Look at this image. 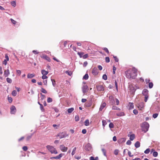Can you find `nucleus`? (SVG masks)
<instances>
[{"mask_svg": "<svg viewBox=\"0 0 160 160\" xmlns=\"http://www.w3.org/2000/svg\"><path fill=\"white\" fill-rule=\"evenodd\" d=\"M109 100L110 101V102L112 104L115 103L114 98L112 96H110L109 97Z\"/></svg>", "mask_w": 160, "mask_h": 160, "instance_id": "obj_14", "label": "nucleus"}, {"mask_svg": "<svg viewBox=\"0 0 160 160\" xmlns=\"http://www.w3.org/2000/svg\"><path fill=\"white\" fill-rule=\"evenodd\" d=\"M35 75L33 73L28 74L27 75L28 78H31L35 77Z\"/></svg>", "mask_w": 160, "mask_h": 160, "instance_id": "obj_22", "label": "nucleus"}, {"mask_svg": "<svg viewBox=\"0 0 160 160\" xmlns=\"http://www.w3.org/2000/svg\"><path fill=\"white\" fill-rule=\"evenodd\" d=\"M42 58L44 59H45L48 61L50 62L51 61V59L48 56L46 55H43L42 56Z\"/></svg>", "mask_w": 160, "mask_h": 160, "instance_id": "obj_16", "label": "nucleus"}, {"mask_svg": "<svg viewBox=\"0 0 160 160\" xmlns=\"http://www.w3.org/2000/svg\"><path fill=\"white\" fill-rule=\"evenodd\" d=\"M74 109L73 108H71L68 109L67 111L68 113H72L74 110Z\"/></svg>", "mask_w": 160, "mask_h": 160, "instance_id": "obj_27", "label": "nucleus"}, {"mask_svg": "<svg viewBox=\"0 0 160 160\" xmlns=\"http://www.w3.org/2000/svg\"><path fill=\"white\" fill-rule=\"evenodd\" d=\"M105 61L107 62H110L109 58L108 57H106Z\"/></svg>", "mask_w": 160, "mask_h": 160, "instance_id": "obj_50", "label": "nucleus"}, {"mask_svg": "<svg viewBox=\"0 0 160 160\" xmlns=\"http://www.w3.org/2000/svg\"><path fill=\"white\" fill-rule=\"evenodd\" d=\"M41 91L44 93H47V91L45 89L43 88H42L41 89Z\"/></svg>", "mask_w": 160, "mask_h": 160, "instance_id": "obj_34", "label": "nucleus"}, {"mask_svg": "<svg viewBox=\"0 0 160 160\" xmlns=\"http://www.w3.org/2000/svg\"><path fill=\"white\" fill-rule=\"evenodd\" d=\"M46 147L51 153L56 154L58 153L56 149L53 146L50 145H47Z\"/></svg>", "mask_w": 160, "mask_h": 160, "instance_id": "obj_2", "label": "nucleus"}, {"mask_svg": "<svg viewBox=\"0 0 160 160\" xmlns=\"http://www.w3.org/2000/svg\"><path fill=\"white\" fill-rule=\"evenodd\" d=\"M42 78L43 79H44L47 78L48 77L46 76V75H43L42 77Z\"/></svg>", "mask_w": 160, "mask_h": 160, "instance_id": "obj_57", "label": "nucleus"}, {"mask_svg": "<svg viewBox=\"0 0 160 160\" xmlns=\"http://www.w3.org/2000/svg\"><path fill=\"white\" fill-rule=\"evenodd\" d=\"M115 100H116V104L117 105H118L119 104V100L117 98H115Z\"/></svg>", "mask_w": 160, "mask_h": 160, "instance_id": "obj_55", "label": "nucleus"}, {"mask_svg": "<svg viewBox=\"0 0 160 160\" xmlns=\"http://www.w3.org/2000/svg\"><path fill=\"white\" fill-rule=\"evenodd\" d=\"M126 139L125 138H122L119 139L118 142L119 144L125 142L126 141Z\"/></svg>", "mask_w": 160, "mask_h": 160, "instance_id": "obj_15", "label": "nucleus"}, {"mask_svg": "<svg viewBox=\"0 0 160 160\" xmlns=\"http://www.w3.org/2000/svg\"><path fill=\"white\" fill-rule=\"evenodd\" d=\"M128 136L129 137V139L131 141L133 140L135 138V136L134 134H132L130 135H128Z\"/></svg>", "mask_w": 160, "mask_h": 160, "instance_id": "obj_18", "label": "nucleus"}, {"mask_svg": "<svg viewBox=\"0 0 160 160\" xmlns=\"http://www.w3.org/2000/svg\"><path fill=\"white\" fill-rule=\"evenodd\" d=\"M102 78L104 80L107 79V76L105 74H104L102 76Z\"/></svg>", "mask_w": 160, "mask_h": 160, "instance_id": "obj_44", "label": "nucleus"}, {"mask_svg": "<svg viewBox=\"0 0 160 160\" xmlns=\"http://www.w3.org/2000/svg\"><path fill=\"white\" fill-rule=\"evenodd\" d=\"M140 142L138 141H137L135 144V146L136 148H138L140 146Z\"/></svg>", "mask_w": 160, "mask_h": 160, "instance_id": "obj_23", "label": "nucleus"}, {"mask_svg": "<svg viewBox=\"0 0 160 160\" xmlns=\"http://www.w3.org/2000/svg\"><path fill=\"white\" fill-rule=\"evenodd\" d=\"M92 148V147L90 143H88L85 146V149L87 151H89Z\"/></svg>", "mask_w": 160, "mask_h": 160, "instance_id": "obj_9", "label": "nucleus"}, {"mask_svg": "<svg viewBox=\"0 0 160 160\" xmlns=\"http://www.w3.org/2000/svg\"><path fill=\"white\" fill-rule=\"evenodd\" d=\"M101 150L102 152H103V155L105 156V157H107V155H106V150L104 149V148H102V149H101Z\"/></svg>", "mask_w": 160, "mask_h": 160, "instance_id": "obj_26", "label": "nucleus"}, {"mask_svg": "<svg viewBox=\"0 0 160 160\" xmlns=\"http://www.w3.org/2000/svg\"><path fill=\"white\" fill-rule=\"evenodd\" d=\"M106 105V104L105 102L102 103L99 108V110L101 111H102L103 108L105 107Z\"/></svg>", "mask_w": 160, "mask_h": 160, "instance_id": "obj_19", "label": "nucleus"}, {"mask_svg": "<svg viewBox=\"0 0 160 160\" xmlns=\"http://www.w3.org/2000/svg\"><path fill=\"white\" fill-rule=\"evenodd\" d=\"M40 108L42 112H44V109L43 107L42 104H40Z\"/></svg>", "mask_w": 160, "mask_h": 160, "instance_id": "obj_45", "label": "nucleus"}, {"mask_svg": "<svg viewBox=\"0 0 160 160\" xmlns=\"http://www.w3.org/2000/svg\"><path fill=\"white\" fill-rule=\"evenodd\" d=\"M75 120L76 122L78 121L79 120V118L78 115L75 116Z\"/></svg>", "mask_w": 160, "mask_h": 160, "instance_id": "obj_37", "label": "nucleus"}, {"mask_svg": "<svg viewBox=\"0 0 160 160\" xmlns=\"http://www.w3.org/2000/svg\"><path fill=\"white\" fill-rule=\"evenodd\" d=\"M6 80H7V81L8 82V83H11L12 82V79L9 78H6Z\"/></svg>", "mask_w": 160, "mask_h": 160, "instance_id": "obj_35", "label": "nucleus"}, {"mask_svg": "<svg viewBox=\"0 0 160 160\" xmlns=\"http://www.w3.org/2000/svg\"><path fill=\"white\" fill-rule=\"evenodd\" d=\"M66 133L62 132L58 134L57 136L59 137L61 139L65 138L66 136Z\"/></svg>", "mask_w": 160, "mask_h": 160, "instance_id": "obj_8", "label": "nucleus"}, {"mask_svg": "<svg viewBox=\"0 0 160 160\" xmlns=\"http://www.w3.org/2000/svg\"><path fill=\"white\" fill-rule=\"evenodd\" d=\"M42 74L43 75H46L48 74V71H45V70H42L41 71Z\"/></svg>", "mask_w": 160, "mask_h": 160, "instance_id": "obj_24", "label": "nucleus"}, {"mask_svg": "<svg viewBox=\"0 0 160 160\" xmlns=\"http://www.w3.org/2000/svg\"><path fill=\"white\" fill-rule=\"evenodd\" d=\"M115 87H116V89H117V90L118 91V83H117V82L116 81H115Z\"/></svg>", "mask_w": 160, "mask_h": 160, "instance_id": "obj_56", "label": "nucleus"}, {"mask_svg": "<svg viewBox=\"0 0 160 160\" xmlns=\"http://www.w3.org/2000/svg\"><path fill=\"white\" fill-rule=\"evenodd\" d=\"M22 149L24 151H26L28 150V148L26 146H24L22 147Z\"/></svg>", "mask_w": 160, "mask_h": 160, "instance_id": "obj_54", "label": "nucleus"}, {"mask_svg": "<svg viewBox=\"0 0 160 160\" xmlns=\"http://www.w3.org/2000/svg\"><path fill=\"white\" fill-rule=\"evenodd\" d=\"M51 80L52 82V85L53 86L55 87L56 86L55 81V80L52 78H51Z\"/></svg>", "mask_w": 160, "mask_h": 160, "instance_id": "obj_32", "label": "nucleus"}, {"mask_svg": "<svg viewBox=\"0 0 160 160\" xmlns=\"http://www.w3.org/2000/svg\"><path fill=\"white\" fill-rule=\"evenodd\" d=\"M52 99L50 98H48L47 99V102L48 103L51 102H52Z\"/></svg>", "mask_w": 160, "mask_h": 160, "instance_id": "obj_42", "label": "nucleus"}, {"mask_svg": "<svg viewBox=\"0 0 160 160\" xmlns=\"http://www.w3.org/2000/svg\"><path fill=\"white\" fill-rule=\"evenodd\" d=\"M88 57V54H86L83 55L82 58L83 59H85L87 58Z\"/></svg>", "mask_w": 160, "mask_h": 160, "instance_id": "obj_59", "label": "nucleus"}, {"mask_svg": "<svg viewBox=\"0 0 160 160\" xmlns=\"http://www.w3.org/2000/svg\"><path fill=\"white\" fill-rule=\"evenodd\" d=\"M65 73L67 74L68 75L71 76L72 74V72L71 71H67L65 72Z\"/></svg>", "mask_w": 160, "mask_h": 160, "instance_id": "obj_29", "label": "nucleus"}, {"mask_svg": "<svg viewBox=\"0 0 160 160\" xmlns=\"http://www.w3.org/2000/svg\"><path fill=\"white\" fill-rule=\"evenodd\" d=\"M90 160H99L98 159V157H96L95 158L94 157L92 156L90 158Z\"/></svg>", "mask_w": 160, "mask_h": 160, "instance_id": "obj_28", "label": "nucleus"}, {"mask_svg": "<svg viewBox=\"0 0 160 160\" xmlns=\"http://www.w3.org/2000/svg\"><path fill=\"white\" fill-rule=\"evenodd\" d=\"M62 156V153H61L59 154L56 157H51L50 158V159H59Z\"/></svg>", "mask_w": 160, "mask_h": 160, "instance_id": "obj_13", "label": "nucleus"}, {"mask_svg": "<svg viewBox=\"0 0 160 160\" xmlns=\"http://www.w3.org/2000/svg\"><path fill=\"white\" fill-rule=\"evenodd\" d=\"M8 100L10 103H11L12 102V99L11 97H8Z\"/></svg>", "mask_w": 160, "mask_h": 160, "instance_id": "obj_46", "label": "nucleus"}, {"mask_svg": "<svg viewBox=\"0 0 160 160\" xmlns=\"http://www.w3.org/2000/svg\"><path fill=\"white\" fill-rule=\"evenodd\" d=\"M17 74L18 76H20L21 74V72L20 70H17Z\"/></svg>", "mask_w": 160, "mask_h": 160, "instance_id": "obj_48", "label": "nucleus"}, {"mask_svg": "<svg viewBox=\"0 0 160 160\" xmlns=\"http://www.w3.org/2000/svg\"><path fill=\"white\" fill-rule=\"evenodd\" d=\"M119 152V151L118 149H115L114 152V153L115 155H117Z\"/></svg>", "mask_w": 160, "mask_h": 160, "instance_id": "obj_39", "label": "nucleus"}, {"mask_svg": "<svg viewBox=\"0 0 160 160\" xmlns=\"http://www.w3.org/2000/svg\"><path fill=\"white\" fill-rule=\"evenodd\" d=\"M84 125L86 126H88L89 125V120L88 119H87L85 120L84 122Z\"/></svg>", "mask_w": 160, "mask_h": 160, "instance_id": "obj_30", "label": "nucleus"}, {"mask_svg": "<svg viewBox=\"0 0 160 160\" xmlns=\"http://www.w3.org/2000/svg\"><path fill=\"white\" fill-rule=\"evenodd\" d=\"M103 50L107 53H109V52L108 49L106 48H103Z\"/></svg>", "mask_w": 160, "mask_h": 160, "instance_id": "obj_62", "label": "nucleus"}, {"mask_svg": "<svg viewBox=\"0 0 160 160\" xmlns=\"http://www.w3.org/2000/svg\"><path fill=\"white\" fill-rule=\"evenodd\" d=\"M83 52H78V54L79 55L80 58H82V55L83 54Z\"/></svg>", "mask_w": 160, "mask_h": 160, "instance_id": "obj_43", "label": "nucleus"}, {"mask_svg": "<svg viewBox=\"0 0 160 160\" xmlns=\"http://www.w3.org/2000/svg\"><path fill=\"white\" fill-rule=\"evenodd\" d=\"M9 74L10 72L8 69L5 70L4 72V75L5 77H8Z\"/></svg>", "mask_w": 160, "mask_h": 160, "instance_id": "obj_20", "label": "nucleus"}, {"mask_svg": "<svg viewBox=\"0 0 160 160\" xmlns=\"http://www.w3.org/2000/svg\"><path fill=\"white\" fill-rule=\"evenodd\" d=\"M128 156L130 157H132L133 156V155H132L131 154V152L128 150Z\"/></svg>", "mask_w": 160, "mask_h": 160, "instance_id": "obj_52", "label": "nucleus"}, {"mask_svg": "<svg viewBox=\"0 0 160 160\" xmlns=\"http://www.w3.org/2000/svg\"><path fill=\"white\" fill-rule=\"evenodd\" d=\"M87 132V131L85 129H83L82 130V133L83 134H85Z\"/></svg>", "mask_w": 160, "mask_h": 160, "instance_id": "obj_64", "label": "nucleus"}, {"mask_svg": "<svg viewBox=\"0 0 160 160\" xmlns=\"http://www.w3.org/2000/svg\"><path fill=\"white\" fill-rule=\"evenodd\" d=\"M60 149L62 152H65L67 151L68 149V148L65 147L63 145H61L60 146Z\"/></svg>", "mask_w": 160, "mask_h": 160, "instance_id": "obj_7", "label": "nucleus"}, {"mask_svg": "<svg viewBox=\"0 0 160 160\" xmlns=\"http://www.w3.org/2000/svg\"><path fill=\"white\" fill-rule=\"evenodd\" d=\"M112 109L113 110H120V108H118L116 106H113L112 107Z\"/></svg>", "mask_w": 160, "mask_h": 160, "instance_id": "obj_31", "label": "nucleus"}, {"mask_svg": "<svg viewBox=\"0 0 160 160\" xmlns=\"http://www.w3.org/2000/svg\"><path fill=\"white\" fill-rule=\"evenodd\" d=\"M113 58H114V60L116 62H118V59L117 58L116 56H113Z\"/></svg>", "mask_w": 160, "mask_h": 160, "instance_id": "obj_60", "label": "nucleus"}, {"mask_svg": "<svg viewBox=\"0 0 160 160\" xmlns=\"http://www.w3.org/2000/svg\"><path fill=\"white\" fill-rule=\"evenodd\" d=\"M158 113H155V114H154L153 115H152V117L155 118H156L158 116Z\"/></svg>", "mask_w": 160, "mask_h": 160, "instance_id": "obj_51", "label": "nucleus"}, {"mask_svg": "<svg viewBox=\"0 0 160 160\" xmlns=\"http://www.w3.org/2000/svg\"><path fill=\"white\" fill-rule=\"evenodd\" d=\"M133 113L137 115L138 113V111L136 109H134L133 110Z\"/></svg>", "mask_w": 160, "mask_h": 160, "instance_id": "obj_53", "label": "nucleus"}, {"mask_svg": "<svg viewBox=\"0 0 160 160\" xmlns=\"http://www.w3.org/2000/svg\"><path fill=\"white\" fill-rule=\"evenodd\" d=\"M153 83L152 82H149V87L150 88H152L153 86Z\"/></svg>", "mask_w": 160, "mask_h": 160, "instance_id": "obj_41", "label": "nucleus"}, {"mask_svg": "<svg viewBox=\"0 0 160 160\" xmlns=\"http://www.w3.org/2000/svg\"><path fill=\"white\" fill-rule=\"evenodd\" d=\"M88 88V86L87 85H83L82 88V92L83 94H85L87 91Z\"/></svg>", "mask_w": 160, "mask_h": 160, "instance_id": "obj_11", "label": "nucleus"}, {"mask_svg": "<svg viewBox=\"0 0 160 160\" xmlns=\"http://www.w3.org/2000/svg\"><path fill=\"white\" fill-rule=\"evenodd\" d=\"M149 127V124L147 122H144L142 126V131L145 132H146L148 130Z\"/></svg>", "mask_w": 160, "mask_h": 160, "instance_id": "obj_3", "label": "nucleus"}, {"mask_svg": "<svg viewBox=\"0 0 160 160\" xmlns=\"http://www.w3.org/2000/svg\"><path fill=\"white\" fill-rule=\"evenodd\" d=\"M92 73L94 76H96L98 74V70L96 68H94L92 69Z\"/></svg>", "mask_w": 160, "mask_h": 160, "instance_id": "obj_6", "label": "nucleus"}, {"mask_svg": "<svg viewBox=\"0 0 160 160\" xmlns=\"http://www.w3.org/2000/svg\"><path fill=\"white\" fill-rule=\"evenodd\" d=\"M11 4L12 6L14 7H15L16 5V3L14 1L12 2H11Z\"/></svg>", "mask_w": 160, "mask_h": 160, "instance_id": "obj_63", "label": "nucleus"}, {"mask_svg": "<svg viewBox=\"0 0 160 160\" xmlns=\"http://www.w3.org/2000/svg\"><path fill=\"white\" fill-rule=\"evenodd\" d=\"M117 115L118 116H122L124 115V113L123 112H121L117 113Z\"/></svg>", "mask_w": 160, "mask_h": 160, "instance_id": "obj_25", "label": "nucleus"}, {"mask_svg": "<svg viewBox=\"0 0 160 160\" xmlns=\"http://www.w3.org/2000/svg\"><path fill=\"white\" fill-rule=\"evenodd\" d=\"M88 78V75L87 74H86L84 76L83 78V79L85 80H87Z\"/></svg>", "mask_w": 160, "mask_h": 160, "instance_id": "obj_33", "label": "nucleus"}, {"mask_svg": "<svg viewBox=\"0 0 160 160\" xmlns=\"http://www.w3.org/2000/svg\"><path fill=\"white\" fill-rule=\"evenodd\" d=\"M14 25L17 23V22L13 20L11 18L10 19Z\"/></svg>", "mask_w": 160, "mask_h": 160, "instance_id": "obj_49", "label": "nucleus"}, {"mask_svg": "<svg viewBox=\"0 0 160 160\" xmlns=\"http://www.w3.org/2000/svg\"><path fill=\"white\" fill-rule=\"evenodd\" d=\"M150 151V149L147 148L144 151V152L145 154H148L149 153Z\"/></svg>", "mask_w": 160, "mask_h": 160, "instance_id": "obj_40", "label": "nucleus"}, {"mask_svg": "<svg viewBox=\"0 0 160 160\" xmlns=\"http://www.w3.org/2000/svg\"><path fill=\"white\" fill-rule=\"evenodd\" d=\"M131 144V141L129 140H128L127 142H126V144L127 145H130Z\"/></svg>", "mask_w": 160, "mask_h": 160, "instance_id": "obj_61", "label": "nucleus"}, {"mask_svg": "<svg viewBox=\"0 0 160 160\" xmlns=\"http://www.w3.org/2000/svg\"><path fill=\"white\" fill-rule=\"evenodd\" d=\"M12 96H16V95L17 94V92L16 91L13 90L12 92Z\"/></svg>", "mask_w": 160, "mask_h": 160, "instance_id": "obj_38", "label": "nucleus"}, {"mask_svg": "<svg viewBox=\"0 0 160 160\" xmlns=\"http://www.w3.org/2000/svg\"><path fill=\"white\" fill-rule=\"evenodd\" d=\"M144 103L143 102H140L138 104V107L140 110H142V109L144 108Z\"/></svg>", "mask_w": 160, "mask_h": 160, "instance_id": "obj_17", "label": "nucleus"}, {"mask_svg": "<svg viewBox=\"0 0 160 160\" xmlns=\"http://www.w3.org/2000/svg\"><path fill=\"white\" fill-rule=\"evenodd\" d=\"M129 88V92L131 94H133L136 90L132 86H130Z\"/></svg>", "mask_w": 160, "mask_h": 160, "instance_id": "obj_4", "label": "nucleus"}, {"mask_svg": "<svg viewBox=\"0 0 160 160\" xmlns=\"http://www.w3.org/2000/svg\"><path fill=\"white\" fill-rule=\"evenodd\" d=\"M129 109H131L133 108L134 105L132 103L129 102L128 104Z\"/></svg>", "mask_w": 160, "mask_h": 160, "instance_id": "obj_21", "label": "nucleus"}, {"mask_svg": "<svg viewBox=\"0 0 160 160\" xmlns=\"http://www.w3.org/2000/svg\"><path fill=\"white\" fill-rule=\"evenodd\" d=\"M152 155L154 157H157L158 155V153L157 152L154 151L153 152Z\"/></svg>", "mask_w": 160, "mask_h": 160, "instance_id": "obj_36", "label": "nucleus"}, {"mask_svg": "<svg viewBox=\"0 0 160 160\" xmlns=\"http://www.w3.org/2000/svg\"><path fill=\"white\" fill-rule=\"evenodd\" d=\"M142 94L144 96H148V91L146 89H144L142 92Z\"/></svg>", "mask_w": 160, "mask_h": 160, "instance_id": "obj_12", "label": "nucleus"}, {"mask_svg": "<svg viewBox=\"0 0 160 160\" xmlns=\"http://www.w3.org/2000/svg\"><path fill=\"white\" fill-rule=\"evenodd\" d=\"M109 127L110 128H113L114 125L111 122L109 124Z\"/></svg>", "mask_w": 160, "mask_h": 160, "instance_id": "obj_47", "label": "nucleus"}, {"mask_svg": "<svg viewBox=\"0 0 160 160\" xmlns=\"http://www.w3.org/2000/svg\"><path fill=\"white\" fill-rule=\"evenodd\" d=\"M149 96H144L145 98V99L144 101L145 102H146L148 100V98Z\"/></svg>", "mask_w": 160, "mask_h": 160, "instance_id": "obj_58", "label": "nucleus"}, {"mask_svg": "<svg viewBox=\"0 0 160 160\" xmlns=\"http://www.w3.org/2000/svg\"><path fill=\"white\" fill-rule=\"evenodd\" d=\"M16 112V109L14 106H12L10 108V113L11 114H15Z\"/></svg>", "mask_w": 160, "mask_h": 160, "instance_id": "obj_5", "label": "nucleus"}, {"mask_svg": "<svg viewBox=\"0 0 160 160\" xmlns=\"http://www.w3.org/2000/svg\"><path fill=\"white\" fill-rule=\"evenodd\" d=\"M97 90L98 91H103L104 90V88L103 85H99L97 86Z\"/></svg>", "mask_w": 160, "mask_h": 160, "instance_id": "obj_10", "label": "nucleus"}, {"mask_svg": "<svg viewBox=\"0 0 160 160\" xmlns=\"http://www.w3.org/2000/svg\"><path fill=\"white\" fill-rule=\"evenodd\" d=\"M137 69L134 68L131 70H128L125 72L126 77L129 79H135L137 75Z\"/></svg>", "mask_w": 160, "mask_h": 160, "instance_id": "obj_1", "label": "nucleus"}]
</instances>
